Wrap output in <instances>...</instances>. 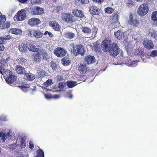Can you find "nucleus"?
Returning a JSON list of instances; mask_svg holds the SVG:
<instances>
[{
  "label": "nucleus",
  "instance_id": "nucleus-11",
  "mask_svg": "<svg viewBox=\"0 0 157 157\" xmlns=\"http://www.w3.org/2000/svg\"><path fill=\"white\" fill-rule=\"evenodd\" d=\"M40 22L41 21L39 19L32 18L28 21V24L31 26L33 27L37 26Z\"/></svg>",
  "mask_w": 157,
  "mask_h": 157
},
{
  "label": "nucleus",
  "instance_id": "nucleus-25",
  "mask_svg": "<svg viewBox=\"0 0 157 157\" xmlns=\"http://www.w3.org/2000/svg\"><path fill=\"white\" fill-rule=\"evenodd\" d=\"M33 59L36 62H40L42 59V57L40 56L39 54L37 53H34L33 55Z\"/></svg>",
  "mask_w": 157,
  "mask_h": 157
},
{
  "label": "nucleus",
  "instance_id": "nucleus-50",
  "mask_svg": "<svg viewBox=\"0 0 157 157\" xmlns=\"http://www.w3.org/2000/svg\"><path fill=\"white\" fill-rule=\"evenodd\" d=\"M78 1L82 4H86L89 3V0H78Z\"/></svg>",
  "mask_w": 157,
  "mask_h": 157
},
{
  "label": "nucleus",
  "instance_id": "nucleus-61",
  "mask_svg": "<svg viewBox=\"0 0 157 157\" xmlns=\"http://www.w3.org/2000/svg\"><path fill=\"white\" fill-rule=\"evenodd\" d=\"M0 120L2 121H5L6 118L5 117L1 116L0 117Z\"/></svg>",
  "mask_w": 157,
  "mask_h": 157
},
{
  "label": "nucleus",
  "instance_id": "nucleus-4",
  "mask_svg": "<svg viewBox=\"0 0 157 157\" xmlns=\"http://www.w3.org/2000/svg\"><path fill=\"white\" fill-rule=\"evenodd\" d=\"M29 13L31 14L34 15H40L44 12L43 8L38 6L31 7L28 8Z\"/></svg>",
  "mask_w": 157,
  "mask_h": 157
},
{
  "label": "nucleus",
  "instance_id": "nucleus-21",
  "mask_svg": "<svg viewBox=\"0 0 157 157\" xmlns=\"http://www.w3.org/2000/svg\"><path fill=\"white\" fill-rule=\"evenodd\" d=\"M18 63L21 65L25 66L27 63V60L25 57H21L18 58L16 60Z\"/></svg>",
  "mask_w": 157,
  "mask_h": 157
},
{
  "label": "nucleus",
  "instance_id": "nucleus-39",
  "mask_svg": "<svg viewBox=\"0 0 157 157\" xmlns=\"http://www.w3.org/2000/svg\"><path fill=\"white\" fill-rule=\"evenodd\" d=\"M143 49L142 48H139L136 50V54L141 55L143 53Z\"/></svg>",
  "mask_w": 157,
  "mask_h": 157
},
{
  "label": "nucleus",
  "instance_id": "nucleus-14",
  "mask_svg": "<svg viewBox=\"0 0 157 157\" xmlns=\"http://www.w3.org/2000/svg\"><path fill=\"white\" fill-rule=\"evenodd\" d=\"M40 56L42 57V59H46L48 58V55L46 51L43 49H38L37 52Z\"/></svg>",
  "mask_w": 157,
  "mask_h": 157
},
{
  "label": "nucleus",
  "instance_id": "nucleus-19",
  "mask_svg": "<svg viewBox=\"0 0 157 157\" xmlns=\"http://www.w3.org/2000/svg\"><path fill=\"white\" fill-rule=\"evenodd\" d=\"M15 70L17 73L20 74H25L26 73L25 69L23 67L19 65L15 66Z\"/></svg>",
  "mask_w": 157,
  "mask_h": 157
},
{
  "label": "nucleus",
  "instance_id": "nucleus-34",
  "mask_svg": "<svg viewBox=\"0 0 157 157\" xmlns=\"http://www.w3.org/2000/svg\"><path fill=\"white\" fill-rule=\"evenodd\" d=\"M104 11L106 13L110 14L113 12L114 9L112 7H108L105 8Z\"/></svg>",
  "mask_w": 157,
  "mask_h": 157
},
{
  "label": "nucleus",
  "instance_id": "nucleus-51",
  "mask_svg": "<svg viewBox=\"0 0 157 157\" xmlns=\"http://www.w3.org/2000/svg\"><path fill=\"white\" fill-rule=\"evenodd\" d=\"M29 148L31 149H33L34 147V144L32 141H30L29 143Z\"/></svg>",
  "mask_w": 157,
  "mask_h": 157
},
{
  "label": "nucleus",
  "instance_id": "nucleus-60",
  "mask_svg": "<svg viewBox=\"0 0 157 157\" xmlns=\"http://www.w3.org/2000/svg\"><path fill=\"white\" fill-rule=\"evenodd\" d=\"M60 97V96L57 94H55L53 95V98L55 99L58 98Z\"/></svg>",
  "mask_w": 157,
  "mask_h": 157
},
{
  "label": "nucleus",
  "instance_id": "nucleus-47",
  "mask_svg": "<svg viewBox=\"0 0 157 157\" xmlns=\"http://www.w3.org/2000/svg\"><path fill=\"white\" fill-rule=\"evenodd\" d=\"M17 146L16 144L13 143L10 146V148L11 150H14L17 147Z\"/></svg>",
  "mask_w": 157,
  "mask_h": 157
},
{
  "label": "nucleus",
  "instance_id": "nucleus-13",
  "mask_svg": "<svg viewBox=\"0 0 157 157\" xmlns=\"http://www.w3.org/2000/svg\"><path fill=\"white\" fill-rule=\"evenodd\" d=\"M73 16L78 18H81L84 16L83 12L81 10L78 9H74L72 11Z\"/></svg>",
  "mask_w": 157,
  "mask_h": 157
},
{
  "label": "nucleus",
  "instance_id": "nucleus-40",
  "mask_svg": "<svg viewBox=\"0 0 157 157\" xmlns=\"http://www.w3.org/2000/svg\"><path fill=\"white\" fill-rule=\"evenodd\" d=\"M6 19V16L4 15L0 16V25L5 22Z\"/></svg>",
  "mask_w": 157,
  "mask_h": 157
},
{
  "label": "nucleus",
  "instance_id": "nucleus-46",
  "mask_svg": "<svg viewBox=\"0 0 157 157\" xmlns=\"http://www.w3.org/2000/svg\"><path fill=\"white\" fill-rule=\"evenodd\" d=\"M6 63V61H5L4 59H2L0 61V64H1L0 66H2V67L4 66Z\"/></svg>",
  "mask_w": 157,
  "mask_h": 157
},
{
  "label": "nucleus",
  "instance_id": "nucleus-27",
  "mask_svg": "<svg viewBox=\"0 0 157 157\" xmlns=\"http://www.w3.org/2000/svg\"><path fill=\"white\" fill-rule=\"evenodd\" d=\"M66 83L67 86L69 88L74 87L77 84V82L73 81H68Z\"/></svg>",
  "mask_w": 157,
  "mask_h": 157
},
{
  "label": "nucleus",
  "instance_id": "nucleus-26",
  "mask_svg": "<svg viewBox=\"0 0 157 157\" xmlns=\"http://www.w3.org/2000/svg\"><path fill=\"white\" fill-rule=\"evenodd\" d=\"M24 78L29 81H32L35 78V76L31 73H25L24 76Z\"/></svg>",
  "mask_w": 157,
  "mask_h": 157
},
{
  "label": "nucleus",
  "instance_id": "nucleus-58",
  "mask_svg": "<svg viewBox=\"0 0 157 157\" xmlns=\"http://www.w3.org/2000/svg\"><path fill=\"white\" fill-rule=\"evenodd\" d=\"M118 15L117 13H114L113 14V18L114 19H117L118 18Z\"/></svg>",
  "mask_w": 157,
  "mask_h": 157
},
{
  "label": "nucleus",
  "instance_id": "nucleus-20",
  "mask_svg": "<svg viewBox=\"0 0 157 157\" xmlns=\"http://www.w3.org/2000/svg\"><path fill=\"white\" fill-rule=\"evenodd\" d=\"M6 81L9 84L13 83L16 79V77L14 75H9L5 78Z\"/></svg>",
  "mask_w": 157,
  "mask_h": 157
},
{
  "label": "nucleus",
  "instance_id": "nucleus-45",
  "mask_svg": "<svg viewBox=\"0 0 157 157\" xmlns=\"http://www.w3.org/2000/svg\"><path fill=\"white\" fill-rule=\"evenodd\" d=\"M65 83L64 82H59L58 87L60 89H63L64 87V85Z\"/></svg>",
  "mask_w": 157,
  "mask_h": 157
},
{
  "label": "nucleus",
  "instance_id": "nucleus-9",
  "mask_svg": "<svg viewBox=\"0 0 157 157\" xmlns=\"http://www.w3.org/2000/svg\"><path fill=\"white\" fill-rule=\"evenodd\" d=\"M143 44L144 47L148 50L153 49L154 47L153 43L149 39L144 40L143 42Z\"/></svg>",
  "mask_w": 157,
  "mask_h": 157
},
{
  "label": "nucleus",
  "instance_id": "nucleus-43",
  "mask_svg": "<svg viewBox=\"0 0 157 157\" xmlns=\"http://www.w3.org/2000/svg\"><path fill=\"white\" fill-rule=\"evenodd\" d=\"M53 84L52 81L51 79L47 80L44 83V85L47 86H50Z\"/></svg>",
  "mask_w": 157,
  "mask_h": 157
},
{
  "label": "nucleus",
  "instance_id": "nucleus-16",
  "mask_svg": "<svg viewBox=\"0 0 157 157\" xmlns=\"http://www.w3.org/2000/svg\"><path fill=\"white\" fill-rule=\"evenodd\" d=\"M114 35L118 40H121L124 38L125 36L124 32L121 30H118L114 32Z\"/></svg>",
  "mask_w": 157,
  "mask_h": 157
},
{
  "label": "nucleus",
  "instance_id": "nucleus-32",
  "mask_svg": "<svg viewBox=\"0 0 157 157\" xmlns=\"http://www.w3.org/2000/svg\"><path fill=\"white\" fill-rule=\"evenodd\" d=\"M81 29L82 31L85 33L90 34L91 32V29L87 27H82Z\"/></svg>",
  "mask_w": 157,
  "mask_h": 157
},
{
  "label": "nucleus",
  "instance_id": "nucleus-8",
  "mask_svg": "<svg viewBox=\"0 0 157 157\" xmlns=\"http://www.w3.org/2000/svg\"><path fill=\"white\" fill-rule=\"evenodd\" d=\"M66 53L65 49L63 48L58 47L54 50V54L58 57H62L64 56Z\"/></svg>",
  "mask_w": 157,
  "mask_h": 157
},
{
  "label": "nucleus",
  "instance_id": "nucleus-41",
  "mask_svg": "<svg viewBox=\"0 0 157 157\" xmlns=\"http://www.w3.org/2000/svg\"><path fill=\"white\" fill-rule=\"evenodd\" d=\"M149 34L152 37L155 38L157 36V32L154 30H151L149 32Z\"/></svg>",
  "mask_w": 157,
  "mask_h": 157
},
{
  "label": "nucleus",
  "instance_id": "nucleus-52",
  "mask_svg": "<svg viewBox=\"0 0 157 157\" xmlns=\"http://www.w3.org/2000/svg\"><path fill=\"white\" fill-rule=\"evenodd\" d=\"M5 40H8L11 39V36L10 35H5L3 37Z\"/></svg>",
  "mask_w": 157,
  "mask_h": 157
},
{
  "label": "nucleus",
  "instance_id": "nucleus-36",
  "mask_svg": "<svg viewBox=\"0 0 157 157\" xmlns=\"http://www.w3.org/2000/svg\"><path fill=\"white\" fill-rule=\"evenodd\" d=\"M44 153L41 149H39L37 151L36 157H44Z\"/></svg>",
  "mask_w": 157,
  "mask_h": 157
},
{
  "label": "nucleus",
  "instance_id": "nucleus-17",
  "mask_svg": "<svg viewBox=\"0 0 157 157\" xmlns=\"http://www.w3.org/2000/svg\"><path fill=\"white\" fill-rule=\"evenodd\" d=\"M49 25L53 28L56 31H59L60 30V25L56 21H52L49 23Z\"/></svg>",
  "mask_w": 157,
  "mask_h": 157
},
{
  "label": "nucleus",
  "instance_id": "nucleus-6",
  "mask_svg": "<svg viewBox=\"0 0 157 157\" xmlns=\"http://www.w3.org/2000/svg\"><path fill=\"white\" fill-rule=\"evenodd\" d=\"M148 10V5L146 3H144L141 5L139 7L137 13L141 16H143L147 14Z\"/></svg>",
  "mask_w": 157,
  "mask_h": 157
},
{
  "label": "nucleus",
  "instance_id": "nucleus-18",
  "mask_svg": "<svg viewBox=\"0 0 157 157\" xmlns=\"http://www.w3.org/2000/svg\"><path fill=\"white\" fill-rule=\"evenodd\" d=\"M18 48L19 50L22 53H25L27 51V46L25 43H20Z\"/></svg>",
  "mask_w": 157,
  "mask_h": 157
},
{
  "label": "nucleus",
  "instance_id": "nucleus-22",
  "mask_svg": "<svg viewBox=\"0 0 157 157\" xmlns=\"http://www.w3.org/2000/svg\"><path fill=\"white\" fill-rule=\"evenodd\" d=\"M9 32L11 33L16 35L21 34L22 33L21 30L15 28H10Z\"/></svg>",
  "mask_w": 157,
  "mask_h": 157
},
{
  "label": "nucleus",
  "instance_id": "nucleus-31",
  "mask_svg": "<svg viewBox=\"0 0 157 157\" xmlns=\"http://www.w3.org/2000/svg\"><path fill=\"white\" fill-rule=\"evenodd\" d=\"M10 25V23L9 22L7 21L6 22L0 25V27L2 29H8Z\"/></svg>",
  "mask_w": 157,
  "mask_h": 157
},
{
  "label": "nucleus",
  "instance_id": "nucleus-49",
  "mask_svg": "<svg viewBox=\"0 0 157 157\" xmlns=\"http://www.w3.org/2000/svg\"><path fill=\"white\" fill-rule=\"evenodd\" d=\"M151 56L152 57L156 56H157V51L153 50L151 53Z\"/></svg>",
  "mask_w": 157,
  "mask_h": 157
},
{
  "label": "nucleus",
  "instance_id": "nucleus-38",
  "mask_svg": "<svg viewBox=\"0 0 157 157\" xmlns=\"http://www.w3.org/2000/svg\"><path fill=\"white\" fill-rule=\"evenodd\" d=\"M38 75L39 77L43 78L46 75V73L44 71L41 70L38 72Z\"/></svg>",
  "mask_w": 157,
  "mask_h": 157
},
{
  "label": "nucleus",
  "instance_id": "nucleus-62",
  "mask_svg": "<svg viewBox=\"0 0 157 157\" xmlns=\"http://www.w3.org/2000/svg\"><path fill=\"white\" fill-rule=\"evenodd\" d=\"M19 2L22 3H24L28 1V0H18Z\"/></svg>",
  "mask_w": 157,
  "mask_h": 157
},
{
  "label": "nucleus",
  "instance_id": "nucleus-56",
  "mask_svg": "<svg viewBox=\"0 0 157 157\" xmlns=\"http://www.w3.org/2000/svg\"><path fill=\"white\" fill-rule=\"evenodd\" d=\"M93 2L98 3H100L103 2L104 0H92Z\"/></svg>",
  "mask_w": 157,
  "mask_h": 157
},
{
  "label": "nucleus",
  "instance_id": "nucleus-23",
  "mask_svg": "<svg viewBox=\"0 0 157 157\" xmlns=\"http://www.w3.org/2000/svg\"><path fill=\"white\" fill-rule=\"evenodd\" d=\"M89 10L90 13L93 15H97L98 13V10L96 6H90Z\"/></svg>",
  "mask_w": 157,
  "mask_h": 157
},
{
  "label": "nucleus",
  "instance_id": "nucleus-54",
  "mask_svg": "<svg viewBox=\"0 0 157 157\" xmlns=\"http://www.w3.org/2000/svg\"><path fill=\"white\" fill-rule=\"evenodd\" d=\"M47 34H48L51 37H52L53 36L52 35V33L51 32H48L47 31H46L45 32V33L43 34L44 35H46Z\"/></svg>",
  "mask_w": 157,
  "mask_h": 157
},
{
  "label": "nucleus",
  "instance_id": "nucleus-12",
  "mask_svg": "<svg viewBox=\"0 0 157 157\" xmlns=\"http://www.w3.org/2000/svg\"><path fill=\"white\" fill-rule=\"evenodd\" d=\"M0 73L4 76L5 78L9 75H12L13 73L10 70L8 69L6 70L3 67L0 66Z\"/></svg>",
  "mask_w": 157,
  "mask_h": 157
},
{
  "label": "nucleus",
  "instance_id": "nucleus-48",
  "mask_svg": "<svg viewBox=\"0 0 157 157\" xmlns=\"http://www.w3.org/2000/svg\"><path fill=\"white\" fill-rule=\"evenodd\" d=\"M92 30L93 31L92 36H93L95 37L96 35L97 32L98 30L97 29L96 27H94L93 29Z\"/></svg>",
  "mask_w": 157,
  "mask_h": 157
},
{
  "label": "nucleus",
  "instance_id": "nucleus-5",
  "mask_svg": "<svg viewBox=\"0 0 157 157\" xmlns=\"http://www.w3.org/2000/svg\"><path fill=\"white\" fill-rule=\"evenodd\" d=\"M61 17L62 20L68 23H72L76 20L74 16L69 13H63Z\"/></svg>",
  "mask_w": 157,
  "mask_h": 157
},
{
  "label": "nucleus",
  "instance_id": "nucleus-44",
  "mask_svg": "<svg viewBox=\"0 0 157 157\" xmlns=\"http://www.w3.org/2000/svg\"><path fill=\"white\" fill-rule=\"evenodd\" d=\"M29 85L27 84L26 83H23L19 87L20 88H28L29 87Z\"/></svg>",
  "mask_w": 157,
  "mask_h": 157
},
{
  "label": "nucleus",
  "instance_id": "nucleus-10",
  "mask_svg": "<svg viewBox=\"0 0 157 157\" xmlns=\"http://www.w3.org/2000/svg\"><path fill=\"white\" fill-rule=\"evenodd\" d=\"M85 63L87 64H91L95 62L96 60L94 56L88 55L86 56L84 59Z\"/></svg>",
  "mask_w": 157,
  "mask_h": 157
},
{
  "label": "nucleus",
  "instance_id": "nucleus-37",
  "mask_svg": "<svg viewBox=\"0 0 157 157\" xmlns=\"http://www.w3.org/2000/svg\"><path fill=\"white\" fill-rule=\"evenodd\" d=\"M151 18L154 21H157V11H154L152 12Z\"/></svg>",
  "mask_w": 157,
  "mask_h": 157
},
{
  "label": "nucleus",
  "instance_id": "nucleus-24",
  "mask_svg": "<svg viewBox=\"0 0 157 157\" xmlns=\"http://www.w3.org/2000/svg\"><path fill=\"white\" fill-rule=\"evenodd\" d=\"M10 133L9 132H7V133H5L4 132H0V137H2V140L4 142L6 139L10 137Z\"/></svg>",
  "mask_w": 157,
  "mask_h": 157
},
{
  "label": "nucleus",
  "instance_id": "nucleus-63",
  "mask_svg": "<svg viewBox=\"0 0 157 157\" xmlns=\"http://www.w3.org/2000/svg\"><path fill=\"white\" fill-rule=\"evenodd\" d=\"M42 2V0H36V2L37 4H41Z\"/></svg>",
  "mask_w": 157,
  "mask_h": 157
},
{
  "label": "nucleus",
  "instance_id": "nucleus-29",
  "mask_svg": "<svg viewBox=\"0 0 157 157\" xmlns=\"http://www.w3.org/2000/svg\"><path fill=\"white\" fill-rule=\"evenodd\" d=\"M75 36L74 33L72 32H68L65 33L64 36L67 38L71 39L73 38Z\"/></svg>",
  "mask_w": 157,
  "mask_h": 157
},
{
  "label": "nucleus",
  "instance_id": "nucleus-30",
  "mask_svg": "<svg viewBox=\"0 0 157 157\" xmlns=\"http://www.w3.org/2000/svg\"><path fill=\"white\" fill-rule=\"evenodd\" d=\"M27 49L29 51L33 52H37L38 49L35 45L32 44H29L28 47H27Z\"/></svg>",
  "mask_w": 157,
  "mask_h": 157
},
{
  "label": "nucleus",
  "instance_id": "nucleus-35",
  "mask_svg": "<svg viewBox=\"0 0 157 157\" xmlns=\"http://www.w3.org/2000/svg\"><path fill=\"white\" fill-rule=\"evenodd\" d=\"M61 61L62 62V64L64 66H68L70 63V60H67L65 58H63L61 59Z\"/></svg>",
  "mask_w": 157,
  "mask_h": 157
},
{
  "label": "nucleus",
  "instance_id": "nucleus-3",
  "mask_svg": "<svg viewBox=\"0 0 157 157\" xmlns=\"http://www.w3.org/2000/svg\"><path fill=\"white\" fill-rule=\"evenodd\" d=\"M27 11L25 9H22L18 11L15 15L14 18L15 20L21 21L24 20L26 17Z\"/></svg>",
  "mask_w": 157,
  "mask_h": 157
},
{
  "label": "nucleus",
  "instance_id": "nucleus-7",
  "mask_svg": "<svg viewBox=\"0 0 157 157\" xmlns=\"http://www.w3.org/2000/svg\"><path fill=\"white\" fill-rule=\"evenodd\" d=\"M128 24L133 27H137L140 24L139 20L136 17H134L131 13L129 15V19L128 21Z\"/></svg>",
  "mask_w": 157,
  "mask_h": 157
},
{
  "label": "nucleus",
  "instance_id": "nucleus-33",
  "mask_svg": "<svg viewBox=\"0 0 157 157\" xmlns=\"http://www.w3.org/2000/svg\"><path fill=\"white\" fill-rule=\"evenodd\" d=\"M25 139L23 137L21 138L20 144V147L21 148H25L26 146V144L25 143Z\"/></svg>",
  "mask_w": 157,
  "mask_h": 157
},
{
  "label": "nucleus",
  "instance_id": "nucleus-1",
  "mask_svg": "<svg viewBox=\"0 0 157 157\" xmlns=\"http://www.w3.org/2000/svg\"><path fill=\"white\" fill-rule=\"evenodd\" d=\"M101 47L104 52H108L113 57H115L119 54L120 48L117 44L113 43L112 44L110 40L106 38L102 42Z\"/></svg>",
  "mask_w": 157,
  "mask_h": 157
},
{
  "label": "nucleus",
  "instance_id": "nucleus-55",
  "mask_svg": "<svg viewBox=\"0 0 157 157\" xmlns=\"http://www.w3.org/2000/svg\"><path fill=\"white\" fill-rule=\"evenodd\" d=\"M5 47L2 44H0V51H2L4 50Z\"/></svg>",
  "mask_w": 157,
  "mask_h": 157
},
{
  "label": "nucleus",
  "instance_id": "nucleus-64",
  "mask_svg": "<svg viewBox=\"0 0 157 157\" xmlns=\"http://www.w3.org/2000/svg\"><path fill=\"white\" fill-rule=\"evenodd\" d=\"M45 96L46 97V98H48V99H49L50 98V96H49L48 95V94H45Z\"/></svg>",
  "mask_w": 157,
  "mask_h": 157
},
{
  "label": "nucleus",
  "instance_id": "nucleus-42",
  "mask_svg": "<svg viewBox=\"0 0 157 157\" xmlns=\"http://www.w3.org/2000/svg\"><path fill=\"white\" fill-rule=\"evenodd\" d=\"M51 67L54 70H56L57 69V67L56 63L54 61L51 62Z\"/></svg>",
  "mask_w": 157,
  "mask_h": 157
},
{
  "label": "nucleus",
  "instance_id": "nucleus-53",
  "mask_svg": "<svg viewBox=\"0 0 157 157\" xmlns=\"http://www.w3.org/2000/svg\"><path fill=\"white\" fill-rule=\"evenodd\" d=\"M57 80L61 81L64 80L63 77L61 75H58L57 78Z\"/></svg>",
  "mask_w": 157,
  "mask_h": 157
},
{
  "label": "nucleus",
  "instance_id": "nucleus-59",
  "mask_svg": "<svg viewBox=\"0 0 157 157\" xmlns=\"http://www.w3.org/2000/svg\"><path fill=\"white\" fill-rule=\"evenodd\" d=\"M68 96L70 99H72L73 98V95L72 94L70 93H67Z\"/></svg>",
  "mask_w": 157,
  "mask_h": 157
},
{
  "label": "nucleus",
  "instance_id": "nucleus-57",
  "mask_svg": "<svg viewBox=\"0 0 157 157\" xmlns=\"http://www.w3.org/2000/svg\"><path fill=\"white\" fill-rule=\"evenodd\" d=\"M4 40L3 37H0V44H4Z\"/></svg>",
  "mask_w": 157,
  "mask_h": 157
},
{
  "label": "nucleus",
  "instance_id": "nucleus-15",
  "mask_svg": "<svg viewBox=\"0 0 157 157\" xmlns=\"http://www.w3.org/2000/svg\"><path fill=\"white\" fill-rule=\"evenodd\" d=\"M88 68L87 66L85 64H80L79 65H78V69L79 72L81 74H85L88 70Z\"/></svg>",
  "mask_w": 157,
  "mask_h": 157
},
{
  "label": "nucleus",
  "instance_id": "nucleus-28",
  "mask_svg": "<svg viewBox=\"0 0 157 157\" xmlns=\"http://www.w3.org/2000/svg\"><path fill=\"white\" fill-rule=\"evenodd\" d=\"M43 35V34L42 33L38 30L35 31L33 34V35L34 37L37 38H41Z\"/></svg>",
  "mask_w": 157,
  "mask_h": 157
},
{
  "label": "nucleus",
  "instance_id": "nucleus-2",
  "mask_svg": "<svg viewBox=\"0 0 157 157\" xmlns=\"http://www.w3.org/2000/svg\"><path fill=\"white\" fill-rule=\"evenodd\" d=\"M71 51V53L75 56L80 55L83 56L85 53L84 47L81 44L74 45Z\"/></svg>",
  "mask_w": 157,
  "mask_h": 157
}]
</instances>
